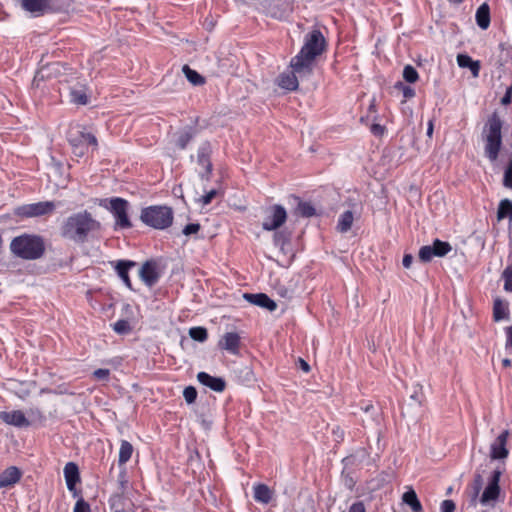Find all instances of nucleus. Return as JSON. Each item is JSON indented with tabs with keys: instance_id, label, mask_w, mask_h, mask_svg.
Masks as SVG:
<instances>
[{
	"instance_id": "obj_28",
	"label": "nucleus",
	"mask_w": 512,
	"mask_h": 512,
	"mask_svg": "<svg viewBox=\"0 0 512 512\" xmlns=\"http://www.w3.org/2000/svg\"><path fill=\"white\" fill-rule=\"evenodd\" d=\"M254 499L255 501L263 504H268L271 501L272 493L270 488L265 484H257L254 486Z\"/></svg>"
},
{
	"instance_id": "obj_64",
	"label": "nucleus",
	"mask_w": 512,
	"mask_h": 512,
	"mask_svg": "<svg viewBox=\"0 0 512 512\" xmlns=\"http://www.w3.org/2000/svg\"><path fill=\"white\" fill-rule=\"evenodd\" d=\"M120 483H121V486L123 487V486H124V484L126 483V481L121 480V481H120Z\"/></svg>"
},
{
	"instance_id": "obj_22",
	"label": "nucleus",
	"mask_w": 512,
	"mask_h": 512,
	"mask_svg": "<svg viewBox=\"0 0 512 512\" xmlns=\"http://www.w3.org/2000/svg\"><path fill=\"white\" fill-rule=\"evenodd\" d=\"M21 478V471L11 466L5 469L0 475V488L9 487L16 484Z\"/></svg>"
},
{
	"instance_id": "obj_42",
	"label": "nucleus",
	"mask_w": 512,
	"mask_h": 512,
	"mask_svg": "<svg viewBox=\"0 0 512 512\" xmlns=\"http://www.w3.org/2000/svg\"><path fill=\"white\" fill-rule=\"evenodd\" d=\"M503 186L512 190V158L508 162L503 175Z\"/></svg>"
},
{
	"instance_id": "obj_45",
	"label": "nucleus",
	"mask_w": 512,
	"mask_h": 512,
	"mask_svg": "<svg viewBox=\"0 0 512 512\" xmlns=\"http://www.w3.org/2000/svg\"><path fill=\"white\" fill-rule=\"evenodd\" d=\"M395 88L402 91L405 99H411L415 96V90L412 87L405 85L400 81L395 84Z\"/></svg>"
},
{
	"instance_id": "obj_16",
	"label": "nucleus",
	"mask_w": 512,
	"mask_h": 512,
	"mask_svg": "<svg viewBox=\"0 0 512 512\" xmlns=\"http://www.w3.org/2000/svg\"><path fill=\"white\" fill-rule=\"evenodd\" d=\"M243 298L249 303L265 308L271 312L275 311L277 308L276 302L264 293H245Z\"/></svg>"
},
{
	"instance_id": "obj_33",
	"label": "nucleus",
	"mask_w": 512,
	"mask_h": 512,
	"mask_svg": "<svg viewBox=\"0 0 512 512\" xmlns=\"http://www.w3.org/2000/svg\"><path fill=\"white\" fill-rule=\"evenodd\" d=\"M431 247L433 248V252L436 257H444L452 250V246L449 242L441 241L439 239H435Z\"/></svg>"
},
{
	"instance_id": "obj_35",
	"label": "nucleus",
	"mask_w": 512,
	"mask_h": 512,
	"mask_svg": "<svg viewBox=\"0 0 512 512\" xmlns=\"http://www.w3.org/2000/svg\"><path fill=\"white\" fill-rule=\"evenodd\" d=\"M295 213L301 217H312L316 214L314 206L310 202L299 201Z\"/></svg>"
},
{
	"instance_id": "obj_62",
	"label": "nucleus",
	"mask_w": 512,
	"mask_h": 512,
	"mask_svg": "<svg viewBox=\"0 0 512 512\" xmlns=\"http://www.w3.org/2000/svg\"><path fill=\"white\" fill-rule=\"evenodd\" d=\"M502 365H503V367H505V368L510 367V366H511V360H510V359H508V358H504V359L502 360Z\"/></svg>"
},
{
	"instance_id": "obj_23",
	"label": "nucleus",
	"mask_w": 512,
	"mask_h": 512,
	"mask_svg": "<svg viewBox=\"0 0 512 512\" xmlns=\"http://www.w3.org/2000/svg\"><path fill=\"white\" fill-rule=\"evenodd\" d=\"M197 134V130L193 127H187L184 130L177 133V138L175 141L176 146L184 150L188 146V144L195 138Z\"/></svg>"
},
{
	"instance_id": "obj_52",
	"label": "nucleus",
	"mask_w": 512,
	"mask_h": 512,
	"mask_svg": "<svg viewBox=\"0 0 512 512\" xmlns=\"http://www.w3.org/2000/svg\"><path fill=\"white\" fill-rule=\"evenodd\" d=\"M505 334H506L505 348H506V350L512 352V325L507 326L505 328Z\"/></svg>"
},
{
	"instance_id": "obj_10",
	"label": "nucleus",
	"mask_w": 512,
	"mask_h": 512,
	"mask_svg": "<svg viewBox=\"0 0 512 512\" xmlns=\"http://www.w3.org/2000/svg\"><path fill=\"white\" fill-rule=\"evenodd\" d=\"M212 145L209 141H204L200 144L197 150V163L204 168L203 172L199 173L201 179L209 180L213 171L211 162Z\"/></svg>"
},
{
	"instance_id": "obj_18",
	"label": "nucleus",
	"mask_w": 512,
	"mask_h": 512,
	"mask_svg": "<svg viewBox=\"0 0 512 512\" xmlns=\"http://www.w3.org/2000/svg\"><path fill=\"white\" fill-rule=\"evenodd\" d=\"M197 380L199 383L209 387L215 392H223L226 388V381L224 378L211 376L207 372H199L197 374Z\"/></svg>"
},
{
	"instance_id": "obj_30",
	"label": "nucleus",
	"mask_w": 512,
	"mask_h": 512,
	"mask_svg": "<svg viewBox=\"0 0 512 512\" xmlns=\"http://www.w3.org/2000/svg\"><path fill=\"white\" fill-rule=\"evenodd\" d=\"M512 220V200L502 199L499 202L497 208V220L502 221L504 219Z\"/></svg>"
},
{
	"instance_id": "obj_17",
	"label": "nucleus",
	"mask_w": 512,
	"mask_h": 512,
	"mask_svg": "<svg viewBox=\"0 0 512 512\" xmlns=\"http://www.w3.org/2000/svg\"><path fill=\"white\" fill-rule=\"evenodd\" d=\"M88 87L85 83L77 82L69 88L70 102L76 105H87L89 103Z\"/></svg>"
},
{
	"instance_id": "obj_4",
	"label": "nucleus",
	"mask_w": 512,
	"mask_h": 512,
	"mask_svg": "<svg viewBox=\"0 0 512 512\" xmlns=\"http://www.w3.org/2000/svg\"><path fill=\"white\" fill-rule=\"evenodd\" d=\"M502 120L499 115L494 112L484 127L485 133V155L491 161L497 160L502 145Z\"/></svg>"
},
{
	"instance_id": "obj_19",
	"label": "nucleus",
	"mask_w": 512,
	"mask_h": 512,
	"mask_svg": "<svg viewBox=\"0 0 512 512\" xmlns=\"http://www.w3.org/2000/svg\"><path fill=\"white\" fill-rule=\"evenodd\" d=\"M218 346L222 350L237 355L240 348V336L236 332H227L220 339Z\"/></svg>"
},
{
	"instance_id": "obj_41",
	"label": "nucleus",
	"mask_w": 512,
	"mask_h": 512,
	"mask_svg": "<svg viewBox=\"0 0 512 512\" xmlns=\"http://www.w3.org/2000/svg\"><path fill=\"white\" fill-rule=\"evenodd\" d=\"M418 256L422 262H429L435 255L431 245H425L420 248Z\"/></svg>"
},
{
	"instance_id": "obj_6",
	"label": "nucleus",
	"mask_w": 512,
	"mask_h": 512,
	"mask_svg": "<svg viewBox=\"0 0 512 512\" xmlns=\"http://www.w3.org/2000/svg\"><path fill=\"white\" fill-rule=\"evenodd\" d=\"M67 139L72 146L73 154L77 157L84 156L89 146L97 147L98 144L96 137L92 133L80 128L70 129Z\"/></svg>"
},
{
	"instance_id": "obj_39",
	"label": "nucleus",
	"mask_w": 512,
	"mask_h": 512,
	"mask_svg": "<svg viewBox=\"0 0 512 512\" xmlns=\"http://www.w3.org/2000/svg\"><path fill=\"white\" fill-rule=\"evenodd\" d=\"M113 330L119 335H125L131 332L132 327L128 320L120 319L116 321L113 325Z\"/></svg>"
},
{
	"instance_id": "obj_24",
	"label": "nucleus",
	"mask_w": 512,
	"mask_h": 512,
	"mask_svg": "<svg viewBox=\"0 0 512 512\" xmlns=\"http://www.w3.org/2000/svg\"><path fill=\"white\" fill-rule=\"evenodd\" d=\"M475 19L477 25L483 30L490 26V7L487 3H483L477 8Z\"/></svg>"
},
{
	"instance_id": "obj_13",
	"label": "nucleus",
	"mask_w": 512,
	"mask_h": 512,
	"mask_svg": "<svg viewBox=\"0 0 512 512\" xmlns=\"http://www.w3.org/2000/svg\"><path fill=\"white\" fill-rule=\"evenodd\" d=\"M139 277L147 287H153L160 279L158 265L153 260L144 262L139 270Z\"/></svg>"
},
{
	"instance_id": "obj_48",
	"label": "nucleus",
	"mask_w": 512,
	"mask_h": 512,
	"mask_svg": "<svg viewBox=\"0 0 512 512\" xmlns=\"http://www.w3.org/2000/svg\"><path fill=\"white\" fill-rule=\"evenodd\" d=\"M73 512H91V508L83 498H80L77 500Z\"/></svg>"
},
{
	"instance_id": "obj_1",
	"label": "nucleus",
	"mask_w": 512,
	"mask_h": 512,
	"mask_svg": "<svg viewBox=\"0 0 512 512\" xmlns=\"http://www.w3.org/2000/svg\"><path fill=\"white\" fill-rule=\"evenodd\" d=\"M102 230V224L92 213L81 210L66 217L60 227V236L69 242L82 245L97 238Z\"/></svg>"
},
{
	"instance_id": "obj_36",
	"label": "nucleus",
	"mask_w": 512,
	"mask_h": 512,
	"mask_svg": "<svg viewBox=\"0 0 512 512\" xmlns=\"http://www.w3.org/2000/svg\"><path fill=\"white\" fill-rule=\"evenodd\" d=\"M483 477L480 473H475L473 482L470 486V495H471V501L475 503L476 499L478 498L480 491L483 487Z\"/></svg>"
},
{
	"instance_id": "obj_29",
	"label": "nucleus",
	"mask_w": 512,
	"mask_h": 512,
	"mask_svg": "<svg viewBox=\"0 0 512 512\" xmlns=\"http://www.w3.org/2000/svg\"><path fill=\"white\" fill-rule=\"evenodd\" d=\"M402 500L411 508L413 512H422V505L417 497L416 492L412 488L403 494Z\"/></svg>"
},
{
	"instance_id": "obj_31",
	"label": "nucleus",
	"mask_w": 512,
	"mask_h": 512,
	"mask_svg": "<svg viewBox=\"0 0 512 512\" xmlns=\"http://www.w3.org/2000/svg\"><path fill=\"white\" fill-rule=\"evenodd\" d=\"M353 220H354V216H353L352 211L347 210V211L343 212L340 215L339 220H338V224H337L338 231H340L341 233L348 232L352 227Z\"/></svg>"
},
{
	"instance_id": "obj_58",
	"label": "nucleus",
	"mask_w": 512,
	"mask_h": 512,
	"mask_svg": "<svg viewBox=\"0 0 512 512\" xmlns=\"http://www.w3.org/2000/svg\"><path fill=\"white\" fill-rule=\"evenodd\" d=\"M410 398L421 405L423 394L421 391H415Z\"/></svg>"
},
{
	"instance_id": "obj_56",
	"label": "nucleus",
	"mask_w": 512,
	"mask_h": 512,
	"mask_svg": "<svg viewBox=\"0 0 512 512\" xmlns=\"http://www.w3.org/2000/svg\"><path fill=\"white\" fill-rule=\"evenodd\" d=\"M333 435L335 436L336 441H342L344 438V431L340 427H336L333 429Z\"/></svg>"
},
{
	"instance_id": "obj_60",
	"label": "nucleus",
	"mask_w": 512,
	"mask_h": 512,
	"mask_svg": "<svg viewBox=\"0 0 512 512\" xmlns=\"http://www.w3.org/2000/svg\"><path fill=\"white\" fill-rule=\"evenodd\" d=\"M433 134V122L430 120L427 127V136L431 137Z\"/></svg>"
},
{
	"instance_id": "obj_12",
	"label": "nucleus",
	"mask_w": 512,
	"mask_h": 512,
	"mask_svg": "<svg viewBox=\"0 0 512 512\" xmlns=\"http://www.w3.org/2000/svg\"><path fill=\"white\" fill-rule=\"evenodd\" d=\"M509 437V431H502L497 438L492 442L490 446V458L492 460H503L509 455L507 448V441Z\"/></svg>"
},
{
	"instance_id": "obj_26",
	"label": "nucleus",
	"mask_w": 512,
	"mask_h": 512,
	"mask_svg": "<svg viewBox=\"0 0 512 512\" xmlns=\"http://www.w3.org/2000/svg\"><path fill=\"white\" fill-rule=\"evenodd\" d=\"M298 76L301 77L298 73L294 72V69L292 68V73H284L279 76L278 84L283 89L294 91L298 88Z\"/></svg>"
},
{
	"instance_id": "obj_49",
	"label": "nucleus",
	"mask_w": 512,
	"mask_h": 512,
	"mask_svg": "<svg viewBox=\"0 0 512 512\" xmlns=\"http://www.w3.org/2000/svg\"><path fill=\"white\" fill-rule=\"evenodd\" d=\"M201 226L199 223H190V224H187L183 230H182V233L185 235V236H190L192 234H196L198 233V231L200 230Z\"/></svg>"
},
{
	"instance_id": "obj_50",
	"label": "nucleus",
	"mask_w": 512,
	"mask_h": 512,
	"mask_svg": "<svg viewBox=\"0 0 512 512\" xmlns=\"http://www.w3.org/2000/svg\"><path fill=\"white\" fill-rule=\"evenodd\" d=\"M216 195H217V190L212 189L201 197L200 202L204 206L209 205L212 202V200L216 197Z\"/></svg>"
},
{
	"instance_id": "obj_34",
	"label": "nucleus",
	"mask_w": 512,
	"mask_h": 512,
	"mask_svg": "<svg viewBox=\"0 0 512 512\" xmlns=\"http://www.w3.org/2000/svg\"><path fill=\"white\" fill-rule=\"evenodd\" d=\"M184 75L187 80L193 85H202L205 83V79L197 71L191 69L188 65H184L182 68Z\"/></svg>"
},
{
	"instance_id": "obj_2",
	"label": "nucleus",
	"mask_w": 512,
	"mask_h": 512,
	"mask_svg": "<svg viewBox=\"0 0 512 512\" xmlns=\"http://www.w3.org/2000/svg\"><path fill=\"white\" fill-rule=\"evenodd\" d=\"M326 41L322 32L314 29L304 39L299 53L291 59L290 66L300 76H309L313 70L315 59L323 53Z\"/></svg>"
},
{
	"instance_id": "obj_51",
	"label": "nucleus",
	"mask_w": 512,
	"mask_h": 512,
	"mask_svg": "<svg viewBox=\"0 0 512 512\" xmlns=\"http://www.w3.org/2000/svg\"><path fill=\"white\" fill-rule=\"evenodd\" d=\"M455 509L456 505L453 500H444L440 506L441 512H455Z\"/></svg>"
},
{
	"instance_id": "obj_57",
	"label": "nucleus",
	"mask_w": 512,
	"mask_h": 512,
	"mask_svg": "<svg viewBox=\"0 0 512 512\" xmlns=\"http://www.w3.org/2000/svg\"><path fill=\"white\" fill-rule=\"evenodd\" d=\"M413 262V256L411 254H405L403 256L402 264L405 268H410Z\"/></svg>"
},
{
	"instance_id": "obj_21",
	"label": "nucleus",
	"mask_w": 512,
	"mask_h": 512,
	"mask_svg": "<svg viewBox=\"0 0 512 512\" xmlns=\"http://www.w3.org/2000/svg\"><path fill=\"white\" fill-rule=\"evenodd\" d=\"M64 477L68 490L75 491L76 484L80 482L79 468L76 463H66L64 467Z\"/></svg>"
},
{
	"instance_id": "obj_27",
	"label": "nucleus",
	"mask_w": 512,
	"mask_h": 512,
	"mask_svg": "<svg viewBox=\"0 0 512 512\" xmlns=\"http://www.w3.org/2000/svg\"><path fill=\"white\" fill-rule=\"evenodd\" d=\"M457 63L462 68H469L474 77L479 75L480 62L473 60L469 55L459 54L457 56Z\"/></svg>"
},
{
	"instance_id": "obj_9",
	"label": "nucleus",
	"mask_w": 512,
	"mask_h": 512,
	"mask_svg": "<svg viewBox=\"0 0 512 512\" xmlns=\"http://www.w3.org/2000/svg\"><path fill=\"white\" fill-rule=\"evenodd\" d=\"M287 219V212L282 205L275 204L268 210V214L265 217L262 228L266 231H274L280 228Z\"/></svg>"
},
{
	"instance_id": "obj_20",
	"label": "nucleus",
	"mask_w": 512,
	"mask_h": 512,
	"mask_svg": "<svg viewBox=\"0 0 512 512\" xmlns=\"http://www.w3.org/2000/svg\"><path fill=\"white\" fill-rule=\"evenodd\" d=\"M51 0H22L21 7L34 15L35 17L42 16L50 8Z\"/></svg>"
},
{
	"instance_id": "obj_38",
	"label": "nucleus",
	"mask_w": 512,
	"mask_h": 512,
	"mask_svg": "<svg viewBox=\"0 0 512 512\" xmlns=\"http://www.w3.org/2000/svg\"><path fill=\"white\" fill-rule=\"evenodd\" d=\"M501 279L504 281V290L512 293V263L507 265L501 274Z\"/></svg>"
},
{
	"instance_id": "obj_3",
	"label": "nucleus",
	"mask_w": 512,
	"mask_h": 512,
	"mask_svg": "<svg viewBox=\"0 0 512 512\" xmlns=\"http://www.w3.org/2000/svg\"><path fill=\"white\" fill-rule=\"evenodd\" d=\"M10 249L13 254L22 259L35 260L44 254L45 245L40 236L23 234L11 241Z\"/></svg>"
},
{
	"instance_id": "obj_15",
	"label": "nucleus",
	"mask_w": 512,
	"mask_h": 512,
	"mask_svg": "<svg viewBox=\"0 0 512 512\" xmlns=\"http://www.w3.org/2000/svg\"><path fill=\"white\" fill-rule=\"evenodd\" d=\"M111 264L113 265L117 275L123 281L125 286L128 289L133 290L132 283L129 277V270L137 265L136 262L132 260H118L115 262H111Z\"/></svg>"
},
{
	"instance_id": "obj_55",
	"label": "nucleus",
	"mask_w": 512,
	"mask_h": 512,
	"mask_svg": "<svg viewBox=\"0 0 512 512\" xmlns=\"http://www.w3.org/2000/svg\"><path fill=\"white\" fill-rule=\"evenodd\" d=\"M371 132L376 136L382 135L384 132V127L380 124H373L371 126Z\"/></svg>"
},
{
	"instance_id": "obj_44",
	"label": "nucleus",
	"mask_w": 512,
	"mask_h": 512,
	"mask_svg": "<svg viewBox=\"0 0 512 512\" xmlns=\"http://www.w3.org/2000/svg\"><path fill=\"white\" fill-rule=\"evenodd\" d=\"M27 414L32 421H38L40 423H43L46 420V417L44 416L43 412L37 407L29 408Z\"/></svg>"
},
{
	"instance_id": "obj_7",
	"label": "nucleus",
	"mask_w": 512,
	"mask_h": 512,
	"mask_svg": "<svg viewBox=\"0 0 512 512\" xmlns=\"http://www.w3.org/2000/svg\"><path fill=\"white\" fill-rule=\"evenodd\" d=\"M129 202L120 197L109 199V206H105L114 216L115 225L120 229H129L132 223L128 217Z\"/></svg>"
},
{
	"instance_id": "obj_5",
	"label": "nucleus",
	"mask_w": 512,
	"mask_h": 512,
	"mask_svg": "<svg viewBox=\"0 0 512 512\" xmlns=\"http://www.w3.org/2000/svg\"><path fill=\"white\" fill-rule=\"evenodd\" d=\"M174 213L166 205H152L141 210L140 220L151 228L164 230L173 223Z\"/></svg>"
},
{
	"instance_id": "obj_53",
	"label": "nucleus",
	"mask_w": 512,
	"mask_h": 512,
	"mask_svg": "<svg viewBox=\"0 0 512 512\" xmlns=\"http://www.w3.org/2000/svg\"><path fill=\"white\" fill-rule=\"evenodd\" d=\"M512 100V83L506 88L504 96L501 98L502 105H508Z\"/></svg>"
},
{
	"instance_id": "obj_61",
	"label": "nucleus",
	"mask_w": 512,
	"mask_h": 512,
	"mask_svg": "<svg viewBox=\"0 0 512 512\" xmlns=\"http://www.w3.org/2000/svg\"><path fill=\"white\" fill-rule=\"evenodd\" d=\"M362 410H363L364 412L368 413V412H370V411L374 410V406H373L372 404H370V403H369V404H367L366 406L362 407Z\"/></svg>"
},
{
	"instance_id": "obj_14",
	"label": "nucleus",
	"mask_w": 512,
	"mask_h": 512,
	"mask_svg": "<svg viewBox=\"0 0 512 512\" xmlns=\"http://www.w3.org/2000/svg\"><path fill=\"white\" fill-rule=\"evenodd\" d=\"M0 420L17 428H27L31 425V421L21 410L1 411Z\"/></svg>"
},
{
	"instance_id": "obj_47",
	"label": "nucleus",
	"mask_w": 512,
	"mask_h": 512,
	"mask_svg": "<svg viewBox=\"0 0 512 512\" xmlns=\"http://www.w3.org/2000/svg\"><path fill=\"white\" fill-rule=\"evenodd\" d=\"M109 376H110L109 369L100 368V369H96L93 372L94 379L99 380V381H107L109 379Z\"/></svg>"
},
{
	"instance_id": "obj_8",
	"label": "nucleus",
	"mask_w": 512,
	"mask_h": 512,
	"mask_svg": "<svg viewBox=\"0 0 512 512\" xmlns=\"http://www.w3.org/2000/svg\"><path fill=\"white\" fill-rule=\"evenodd\" d=\"M55 208V202L41 201L19 207L17 209V214L26 218L39 217L53 213Z\"/></svg>"
},
{
	"instance_id": "obj_25",
	"label": "nucleus",
	"mask_w": 512,
	"mask_h": 512,
	"mask_svg": "<svg viewBox=\"0 0 512 512\" xmlns=\"http://www.w3.org/2000/svg\"><path fill=\"white\" fill-rule=\"evenodd\" d=\"M509 317L508 303L501 298H496L493 303V319L499 322Z\"/></svg>"
},
{
	"instance_id": "obj_43",
	"label": "nucleus",
	"mask_w": 512,
	"mask_h": 512,
	"mask_svg": "<svg viewBox=\"0 0 512 512\" xmlns=\"http://www.w3.org/2000/svg\"><path fill=\"white\" fill-rule=\"evenodd\" d=\"M183 397L187 404H193L197 398V390L194 386H187L183 391Z\"/></svg>"
},
{
	"instance_id": "obj_46",
	"label": "nucleus",
	"mask_w": 512,
	"mask_h": 512,
	"mask_svg": "<svg viewBox=\"0 0 512 512\" xmlns=\"http://www.w3.org/2000/svg\"><path fill=\"white\" fill-rule=\"evenodd\" d=\"M273 240L275 246L283 248L284 245L289 241V237L284 232L277 231L273 236Z\"/></svg>"
},
{
	"instance_id": "obj_63",
	"label": "nucleus",
	"mask_w": 512,
	"mask_h": 512,
	"mask_svg": "<svg viewBox=\"0 0 512 512\" xmlns=\"http://www.w3.org/2000/svg\"><path fill=\"white\" fill-rule=\"evenodd\" d=\"M452 492V487H449L446 491V494L449 495Z\"/></svg>"
},
{
	"instance_id": "obj_32",
	"label": "nucleus",
	"mask_w": 512,
	"mask_h": 512,
	"mask_svg": "<svg viewBox=\"0 0 512 512\" xmlns=\"http://www.w3.org/2000/svg\"><path fill=\"white\" fill-rule=\"evenodd\" d=\"M132 453H133L132 444L130 442H128L127 440H122L121 445H120V450H119V459H118L119 465L126 464L130 460Z\"/></svg>"
},
{
	"instance_id": "obj_40",
	"label": "nucleus",
	"mask_w": 512,
	"mask_h": 512,
	"mask_svg": "<svg viewBox=\"0 0 512 512\" xmlns=\"http://www.w3.org/2000/svg\"><path fill=\"white\" fill-rule=\"evenodd\" d=\"M403 78L408 83H415L419 79V74L412 65L408 64L403 69Z\"/></svg>"
},
{
	"instance_id": "obj_59",
	"label": "nucleus",
	"mask_w": 512,
	"mask_h": 512,
	"mask_svg": "<svg viewBox=\"0 0 512 512\" xmlns=\"http://www.w3.org/2000/svg\"><path fill=\"white\" fill-rule=\"evenodd\" d=\"M298 363H299V367L306 373H308L310 371V366L309 364L303 360L302 358H299L298 359Z\"/></svg>"
},
{
	"instance_id": "obj_54",
	"label": "nucleus",
	"mask_w": 512,
	"mask_h": 512,
	"mask_svg": "<svg viewBox=\"0 0 512 512\" xmlns=\"http://www.w3.org/2000/svg\"><path fill=\"white\" fill-rule=\"evenodd\" d=\"M348 512H366V508L362 501H357L349 507Z\"/></svg>"
},
{
	"instance_id": "obj_37",
	"label": "nucleus",
	"mask_w": 512,
	"mask_h": 512,
	"mask_svg": "<svg viewBox=\"0 0 512 512\" xmlns=\"http://www.w3.org/2000/svg\"><path fill=\"white\" fill-rule=\"evenodd\" d=\"M189 336L198 342H204L208 338V331L206 328L197 326L189 329Z\"/></svg>"
},
{
	"instance_id": "obj_11",
	"label": "nucleus",
	"mask_w": 512,
	"mask_h": 512,
	"mask_svg": "<svg viewBox=\"0 0 512 512\" xmlns=\"http://www.w3.org/2000/svg\"><path fill=\"white\" fill-rule=\"evenodd\" d=\"M502 475V471L499 469H495L490 477L487 486L485 487L481 497L480 503L483 505H488L490 502H494L498 499L500 495V477Z\"/></svg>"
}]
</instances>
